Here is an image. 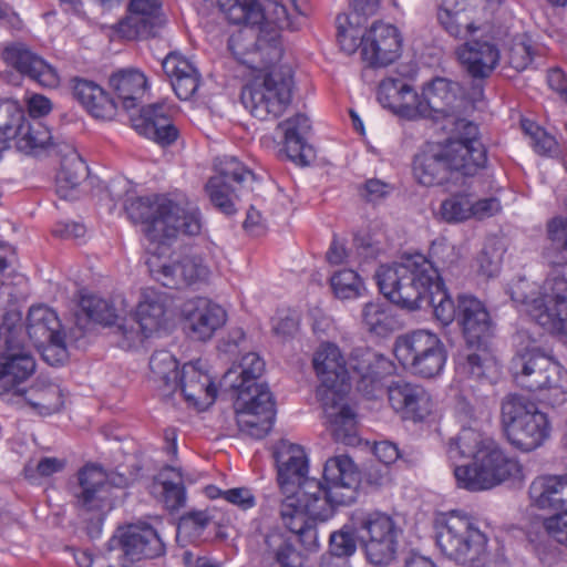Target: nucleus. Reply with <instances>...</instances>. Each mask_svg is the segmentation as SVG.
I'll use <instances>...</instances> for the list:
<instances>
[{"instance_id":"16","label":"nucleus","mask_w":567,"mask_h":567,"mask_svg":"<svg viewBox=\"0 0 567 567\" xmlns=\"http://www.w3.org/2000/svg\"><path fill=\"white\" fill-rule=\"evenodd\" d=\"M237 425L241 433L260 440L272 429L276 409L269 388H255V393L243 391L234 403Z\"/></svg>"},{"instance_id":"30","label":"nucleus","mask_w":567,"mask_h":567,"mask_svg":"<svg viewBox=\"0 0 567 567\" xmlns=\"http://www.w3.org/2000/svg\"><path fill=\"white\" fill-rule=\"evenodd\" d=\"M177 382L189 404L206 409L214 403L217 389L200 361L185 363Z\"/></svg>"},{"instance_id":"36","label":"nucleus","mask_w":567,"mask_h":567,"mask_svg":"<svg viewBox=\"0 0 567 567\" xmlns=\"http://www.w3.org/2000/svg\"><path fill=\"white\" fill-rule=\"evenodd\" d=\"M165 297L154 289H144L137 303L134 320L138 327V333L148 338L158 332L166 321Z\"/></svg>"},{"instance_id":"39","label":"nucleus","mask_w":567,"mask_h":567,"mask_svg":"<svg viewBox=\"0 0 567 567\" xmlns=\"http://www.w3.org/2000/svg\"><path fill=\"white\" fill-rule=\"evenodd\" d=\"M87 176V166L81 156L70 150L61 161L60 169L55 177L56 194L63 199H74L78 188Z\"/></svg>"},{"instance_id":"8","label":"nucleus","mask_w":567,"mask_h":567,"mask_svg":"<svg viewBox=\"0 0 567 567\" xmlns=\"http://www.w3.org/2000/svg\"><path fill=\"white\" fill-rule=\"evenodd\" d=\"M293 74L289 65H271L260 70L241 91L245 109L260 121L276 120L291 103Z\"/></svg>"},{"instance_id":"56","label":"nucleus","mask_w":567,"mask_h":567,"mask_svg":"<svg viewBox=\"0 0 567 567\" xmlns=\"http://www.w3.org/2000/svg\"><path fill=\"white\" fill-rule=\"evenodd\" d=\"M24 114L10 101L0 102V137L11 145L13 132L23 120Z\"/></svg>"},{"instance_id":"40","label":"nucleus","mask_w":567,"mask_h":567,"mask_svg":"<svg viewBox=\"0 0 567 567\" xmlns=\"http://www.w3.org/2000/svg\"><path fill=\"white\" fill-rule=\"evenodd\" d=\"M151 379L156 384L159 394L168 399L178 389L177 361L165 350L156 351L150 359Z\"/></svg>"},{"instance_id":"2","label":"nucleus","mask_w":567,"mask_h":567,"mask_svg":"<svg viewBox=\"0 0 567 567\" xmlns=\"http://www.w3.org/2000/svg\"><path fill=\"white\" fill-rule=\"evenodd\" d=\"M551 251L550 274L535 297L534 285L519 279L511 287L512 299L526 305L529 316L551 334L567 333V219L554 218L547 226Z\"/></svg>"},{"instance_id":"61","label":"nucleus","mask_w":567,"mask_h":567,"mask_svg":"<svg viewBox=\"0 0 567 567\" xmlns=\"http://www.w3.org/2000/svg\"><path fill=\"white\" fill-rule=\"evenodd\" d=\"M348 24V28L339 27L338 42L346 53L351 54L359 48V45H362V37L364 34L361 35L358 29L361 24H351L349 21Z\"/></svg>"},{"instance_id":"48","label":"nucleus","mask_w":567,"mask_h":567,"mask_svg":"<svg viewBox=\"0 0 567 567\" xmlns=\"http://www.w3.org/2000/svg\"><path fill=\"white\" fill-rule=\"evenodd\" d=\"M362 321L367 330L377 336H386L396 326L389 307L379 302L365 303L362 310Z\"/></svg>"},{"instance_id":"34","label":"nucleus","mask_w":567,"mask_h":567,"mask_svg":"<svg viewBox=\"0 0 567 567\" xmlns=\"http://www.w3.org/2000/svg\"><path fill=\"white\" fill-rule=\"evenodd\" d=\"M72 94L81 105L95 118L113 120L116 115V103L95 82L82 78H74Z\"/></svg>"},{"instance_id":"7","label":"nucleus","mask_w":567,"mask_h":567,"mask_svg":"<svg viewBox=\"0 0 567 567\" xmlns=\"http://www.w3.org/2000/svg\"><path fill=\"white\" fill-rule=\"evenodd\" d=\"M360 472L347 455H337L327 460L323 467V482L306 480L303 484V505L315 518L329 519L336 507L350 505L357 499Z\"/></svg>"},{"instance_id":"3","label":"nucleus","mask_w":567,"mask_h":567,"mask_svg":"<svg viewBox=\"0 0 567 567\" xmlns=\"http://www.w3.org/2000/svg\"><path fill=\"white\" fill-rule=\"evenodd\" d=\"M486 163L487 151L477 125L462 118L445 143L429 144L415 155L413 175L423 186H440L456 183L458 177L475 176Z\"/></svg>"},{"instance_id":"37","label":"nucleus","mask_w":567,"mask_h":567,"mask_svg":"<svg viewBox=\"0 0 567 567\" xmlns=\"http://www.w3.org/2000/svg\"><path fill=\"white\" fill-rule=\"evenodd\" d=\"M110 86L125 110L136 107L144 97L148 82L146 75L137 69H123L110 78Z\"/></svg>"},{"instance_id":"23","label":"nucleus","mask_w":567,"mask_h":567,"mask_svg":"<svg viewBox=\"0 0 567 567\" xmlns=\"http://www.w3.org/2000/svg\"><path fill=\"white\" fill-rule=\"evenodd\" d=\"M120 545L128 563L158 557L165 544L158 532L146 523L130 524L120 532Z\"/></svg>"},{"instance_id":"44","label":"nucleus","mask_w":567,"mask_h":567,"mask_svg":"<svg viewBox=\"0 0 567 567\" xmlns=\"http://www.w3.org/2000/svg\"><path fill=\"white\" fill-rule=\"evenodd\" d=\"M51 137V132L41 122H30L23 117L13 132L11 146L21 153L31 154L38 148L45 147Z\"/></svg>"},{"instance_id":"54","label":"nucleus","mask_w":567,"mask_h":567,"mask_svg":"<svg viewBox=\"0 0 567 567\" xmlns=\"http://www.w3.org/2000/svg\"><path fill=\"white\" fill-rule=\"evenodd\" d=\"M66 466V461L59 457H42L37 463L29 462L24 466V476L30 482L35 483L39 478L50 477L55 473L62 472Z\"/></svg>"},{"instance_id":"51","label":"nucleus","mask_w":567,"mask_h":567,"mask_svg":"<svg viewBox=\"0 0 567 567\" xmlns=\"http://www.w3.org/2000/svg\"><path fill=\"white\" fill-rule=\"evenodd\" d=\"M331 288L339 299H354L362 295L364 285L360 276L352 269L336 272L330 279Z\"/></svg>"},{"instance_id":"33","label":"nucleus","mask_w":567,"mask_h":567,"mask_svg":"<svg viewBox=\"0 0 567 567\" xmlns=\"http://www.w3.org/2000/svg\"><path fill=\"white\" fill-rule=\"evenodd\" d=\"M378 101L402 117L417 118V93L401 79L386 78L378 89Z\"/></svg>"},{"instance_id":"21","label":"nucleus","mask_w":567,"mask_h":567,"mask_svg":"<svg viewBox=\"0 0 567 567\" xmlns=\"http://www.w3.org/2000/svg\"><path fill=\"white\" fill-rule=\"evenodd\" d=\"M401 47V35L392 24L377 22L362 37L363 60L373 68L394 62L400 56Z\"/></svg>"},{"instance_id":"4","label":"nucleus","mask_w":567,"mask_h":567,"mask_svg":"<svg viewBox=\"0 0 567 567\" xmlns=\"http://www.w3.org/2000/svg\"><path fill=\"white\" fill-rule=\"evenodd\" d=\"M451 460L471 457L472 462L454 467L456 485L470 492L491 489L520 473L519 463L508 457L489 436L471 427L450 440Z\"/></svg>"},{"instance_id":"45","label":"nucleus","mask_w":567,"mask_h":567,"mask_svg":"<svg viewBox=\"0 0 567 567\" xmlns=\"http://www.w3.org/2000/svg\"><path fill=\"white\" fill-rule=\"evenodd\" d=\"M19 394L42 415L59 412L63 406V393L59 385L51 382H37Z\"/></svg>"},{"instance_id":"13","label":"nucleus","mask_w":567,"mask_h":567,"mask_svg":"<svg viewBox=\"0 0 567 567\" xmlns=\"http://www.w3.org/2000/svg\"><path fill=\"white\" fill-rule=\"evenodd\" d=\"M353 524L360 530V538L367 560L375 567H388L396 557L399 527L391 516L373 511H355Z\"/></svg>"},{"instance_id":"1","label":"nucleus","mask_w":567,"mask_h":567,"mask_svg":"<svg viewBox=\"0 0 567 567\" xmlns=\"http://www.w3.org/2000/svg\"><path fill=\"white\" fill-rule=\"evenodd\" d=\"M380 291L393 303L414 310L425 301L443 326L456 316V307L446 293L439 270L422 255H413L400 264L381 265L375 271Z\"/></svg>"},{"instance_id":"12","label":"nucleus","mask_w":567,"mask_h":567,"mask_svg":"<svg viewBox=\"0 0 567 567\" xmlns=\"http://www.w3.org/2000/svg\"><path fill=\"white\" fill-rule=\"evenodd\" d=\"M394 354L405 370L423 379L440 375L447 359L445 346L437 334L423 329L400 336Z\"/></svg>"},{"instance_id":"14","label":"nucleus","mask_w":567,"mask_h":567,"mask_svg":"<svg viewBox=\"0 0 567 567\" xmlns=\"http://www.w3.org/2000/svg\"><path fill=\"white\" fill-rule=\"evenodd\" d=\"M216 174L206 183L210 203L227 215L235 213V200L245 184L256 181L254 173L234 156H225L215 164Z\"/></svg>"},{"instance_id":"43","label":"nucleus","mask_w":567,"mask_h":567,"mask_svg":"<svg viewBox=\"0 0 567 567\" xmlns=\"http://www.w3.org/2000/svg\"><path fill=\"white\" fill-rule=\"evenodd\" d=\"M158 8V0H131L130 10L133 16L130 18V25L134 28L135 35L140 39L156 37L162 25V20L155 13Z\"/></svg>"},{"instance_id":"57","label":"nucleus","mask_w":567,"mask_h":567,"mask_svg":"<svg viewBox=\"0 0 567 567\" xmlns=\"http://www.w3.org/2000/svg\"><path fill=\"white\" fill-rule=\"evenodd\" d=\"M212 516L207 511H190L185 513L178 522V534L199 535L210 523Z\"/></svg>"},{"instance_id":"46","label":"nucleus","mask_w":567,"mask_h":567,"mask_svg":"<svg viewBox=\"0 0 567 567\" xmlns=\"http://www.w3.org/2000/svg\"><path fill=\"white\" fill-rule=\"evenodd\" d=\"M560 477L539 476L529 486V498L532 504L540 509L557 511Z\"/></svg>"},{"instance_id":"31","label":"nucleus","mask_w":567,"mask_h":567,"mask_svg":"<svg viewBox=\"0 0 567 567\" xmlns=\"http://www.w3.org/2000/svg\"><path fill=\"white\" fill-rule=\"evenodd\" d=\"M279 516L284 525L298 536L299 542L306 549L312 550L318 546L316 526L309 523L307 517L312 520L320 519L312 517L306 511L302 498H297L296 495H286L280 501Z\"/></svg>"},{"instance_id":"9","label":"nucleus","mask_w":567,"mask_h":567,"mask_svg":"<svg viewBox=\"0 0 567 567\" xmlns=\"http://www.w3.org/2000/svg\"><path fill=\"white\" fill-rule=\"evenodd\" d=\"M516 384L532 392H542L543 400L555 406L567 395V372L539 349H526L511 361Z\"/></svg>"},{"instance_id":"20","label":"nucleus","mask_w":567,"mask_h":567,"mask_svg":"<svg viewBox=\"0 0 567 567\" xmlns=\"http://www.w3.org/2000/svg\"><path fill=\"white\" fill-rule=\"evenodd\" d=\"M4 63L21 75L48 89L58 87L60 75L55 68L21 42L7 44L1 53Z\"/></svg>"},{"instance_id":"25","label":"nucleus","mask_w":567,"mask_h":567,"mask_svg":"<svg viewBox=\"0 0 567 567\" xmlns=\"http://www.w3.org/2000/svg\"><path fill=\"white\" fill-rule=\"evenodd\" d=\"M107 475L96 465H85L78 473L73 487L75 506L83 512L101 511L107 505Z\"/></svg>"},{"instance_id":"42","label":"nucleus","mask_w":567,"mask_h":567,"mask_svg":"<svg viewBox=\"0 0 567 567\" xmlns=\"http://www.w3.org/2000/svg\"><path fill=\"white\" fill-rule=\"evenodd\" d=\"M385 359L370 350H358L350 359L349 365L359 377V389L371 393L382 377Z\"/></svg>"},{"instance_id":"32","label":"nucleus","mask_w":567,"mask_h":567,"mask_svg":"<svg viewBox=\"0 0 567 567\" xmlns=\"http://www.w3.org/2000/svg\"><path fill=\"white\" fill-rule=\"evenodd\" d=\"M457 56L474 79L488 78L499 61V50L491 41L473 40L464 43L457 49Z\"/></svg>"},{"instance_id":"58","label":"nucleus","mask_w":567,"mask_h":567,"mask_svg":"<svg viewBox=\"0 0 567 567\" xmlns=\"http://www.w3.org/2000/svg\"><path fill=\"white\" fill-rule=\"evenodd\" d=\"M162 68L171 83H173L174 78L185 76L197 70L190 61L177 52L168 53L162 61Z\"/></svg>"},{"instance_id":"10","label":"nucleus","mask_w":567,"mask_h":567,"mask_svg":"<svg viewBox=\"0 0 567 567\" xmlns=\"http://www.w3.org/2000/svg\"><path fill=\"white\" fill-rule=\"evenodd\" d=\"M501 422L508 442L529 452L549 437L550 423L538 405L519 394H508L501 403Z\"/></svg>"},{"instance_id":"15","label":"nucleus","mask_w":567,"mask_h":567,"mask_svg":"<svg viewBox=\"0 0 567 567\" xmlns=\"http://www.w3.org/2000/svg\"><path fill=\"white\" fill-rule=\"evenodd\" d=\"M246 27L231 34L228 49L240 63L260 71L278 61L282 55V49L276 32L267 35L265 31H260V27Z\"/></svg>"},{"instance_id":"29","label":"nucleus","mask_w":567,"mask_h":567,"mask_svg":"<svg viewBox=\"0 0 567 567\" xmlns=\"http://www.w3.org/2000/svg\"><path fill=\"white\" fill-rule=\"evenodd\" d=\"M132 127L162 146L173 144L178 137V130L173 124L164 105L155 104L143 107L138 114L130 117Z\"/></svg>"},{"instance_id":"11","label":"nucleus","mask_w":567,"mask_h":567,"mask_svg":"<svg viewBox=\"0 0 567 567\" xmlns=\"http://www.w3.org/2000/svg\"><path fill=\"white\" fill-rule=\"evenodd\" d=\"M436 545L450 559L468 565L485 555L487 538L472 517L461 511H451L436 519Z\"/></svg>"},{"instance_id":"19","label":"nucleus","mask_w":567,"mask_h":567,"mask_svg":"<svg viewBox=\"0 0 567 567\" xmlns=\"http://www.w3.org/2000/svg\"><path fill=\"white\" fill-rule=\"evenodd\" d=\"M277 480L284 494L303 498V484L308 473V461L303 449L287 440L276 446Z\"/></svg>"},{"instance_id":"59","label":"nucleus","mask_w":567,"mask_h":567,"mask_svg":"<svg viewBox=\"0 0 567 567\" xmlns=\"http://www.w3.org/2000/svg\"><path fill=\"white\" fill-rule=\"evenodd\" d=\"M444 30L454 38L463 39L476 30L471 14L451 13L449 24L439 20Z\"/></svg>"},{"instance_id":"18","label":"nucleus","mask_w":567,"mask_h":567,"mask_svg":"<svg viewBox=\"0 0 567 567\" xmlns=\"http://www.w3.org/2000/svg\"><path fill=\"white\" fill-rule=\"evenodd\" d=\"M147 265L152 276L164 287L172 289L207 282L212 275L204 257L195 252L184 254L165 262H161L158 257H152Z\"/></svg>"},{"instance_id":"28","label":"nucleus","mask_w":567,"mask_h":567,"mask_svg":"<svg viewBox=\"0 0 567 567\" xmlns=\"http://www.w3.org/2000/svg\"><path fill=\"white\" fill-rule=\"evenodd\" d=\"M35 370L33 357L19 344L7 343L0 354V394L20 393L18 385L25 381Z\"/></svg>"},{"instance_id":"41","label":"nucleus","mask_w":567,"mask_h":567,"mask_svg":"<svg viewBox=\"0 0 567 567\" xmlns=\"http://www.w3.org/2000/svg\"><path fill=\"white\" fill-rule=\"evenodd\" d=\"M494 361L487 350V343L467 346L458 353L456 372L464 379L481 380L487 377Z\"/></svg>"},{"instance_id":"26","label":"nucleus","mask_w":567,"mask_h":567,"mask_svg":"<svg viewBox=\"0 0 567 567\" xmlns=\"http://www.w3.org/2000/svg\"><path fill=\"white\" fill-rule=\"evenodd\" d=\"M462 97L460 83L435 78L417 94V117H432L434 114L449 115Z\"/></svg>"},{"instance_id":"55","label":"nucleus","mask_w":567,"mask_h":567,"mask_svg":"<svg viewBox=\"0 0 567 567\" xmlns=\"http://www.w3.org/2000/svg\"><path fill=\"white\" fill-rule=\"evenodd\" d=\"M522 127L530 138L533 148L542 155H549L557 150V142L554 136L548 134L545 130L535 123L524 120Z\"/></svg>"},{"instance_id":"52","label":"nucleus","mask_w":567,"mask_h":567,"mask_svg":"<svg viewBox=\"0 0 567 567\" xmlns=\"http://www.w3.org/2000/svg\"><path fill=\"white\" fill-rule=\"evenodd\" d=\"M360 530L353 524V515L350 523L330 535V551L338 557H348L354 554L357 540L354 534Z\"/></svg>"},{"instance_id":"63","label":"nucleus","mask_w":567,"mask_h":567,"mask_svg":"<svg viewBox=\"0 0 567 567\" xmlns=\"http://www.w3.org/2000/svg\"><path fill=\"white\" fill-rule=\"evenodd\" d=\"M224 499L241 511H247L256 505V497L247 487H235L226 489Z\"/></svg>"},{"instance_id":"27","label":"nucleus","mask_w":567,"mask_h":567,"mask_svg":"<svg viewBox=\"0 0 567 567\" xmlns=\"http://www.w3.org/2000/svg\"><path fill=\"white\" fill-rule=\"evenodd\" d=\"M457 322L467 346L487 343L492 336V320L482 301L473 296H460Z\"/></svg>"},{"instance_id":"50","label":"nucleus","mask_w":567,"mask_h":567,"mask_svg":"<svg viewBox=\"0 0 567 567\" xmlns=\"http://www.w3.org/2000/svg\"><path fill=\"white\" fill-rule=\"evenodd\" d=\"M472 194L455 193L445 198L440 206L441 218L450 224L471 219Z\"/></svg>"},{"instance_id":"62","label":"nucleus","mask_w":567,"mask_h":567,"mask_svg":"<svg viewBox=\"0 0 567 567\" xmlns=\"http://www.w3.org/2000/svg\"><path fill=\"white\" fill-rule=\"evenodd\" d=\"M543 526L549 537L567 546V512L544 519Z\"/></svg>"},{"instance_id":"5","label":"nucleus","mask_w":567,"mask_h":567,"mask_svg":"<svg viewBox=\"0 0 567 567\" xmlns=\"http://www.w3.org/2000/svg\"><path fill=\"white\" fill-rule=\"evenodd\" d=\"M315 371L321 382L318 394L333 437L351 445L357 441V420L352 409L341 403L348 391L349 371L340 349L333 343H322L313 354Z\"/></svg>"},{"instance_id":"47","label":"nucleus","mask_w":567,"mask_h":567,"mask_svg":"<svg viewBox=\"0 0 567 567\" xmlns=\"http://www.w3.org/2000/svg\"><path fill=\"white\" fill-rule=\"evenodd\" d=\"M219 4L234 24L257 25L264 17L257 0H219Z\"/></svg>"},{"instance_id":"53","label":"nucleus","mask_w":567,"mask_h":567,"mask_svg":"<svg viewBox=\"0 0 567 567\" xmlns=\"http://www.w3.org/2000/svg\"><path fill=\"white\" fill-rule=\"evenodd\" d=\"M80 307L89 319L101 324H110L115 318L114 309L109 302L96 296L83 297Z\"/></svg>"},{"instance_id":"60","label":"nucleus","mask_w":567,"mask_h":567,"mask_svg":"<svg viewBox=\"0 0 567 567\" xmlns=\"http://www.w3.org/2000/svg\"><path fill=\"white\" fill-rule=\"evenodd\" d=\"M199 82L200 75L198 71L195 70L185 76L174 78L171 85L179 100L187 101L192 99L198 90Z\"/></svg>"},{"instance_id":"35","label":"nucleus","mask_w":567,"mask_h":567,"mask_svg":"<svg viewBox=\"0 0 567 567\" xmlns=\"http://www.w3.org/2000/svg\"><path fill=\"white\" fill-rule=\"evenodd\" d=\"M265 371V361L256 352H248L241 357L238 364H234L223 377L221 384L240 394L243 391L255 393V388H268L257 380Z\"/></svg>"},{"instance_id":"17","label":"nucleus","mask_w":567,"mask_h":567,"mask_svg":"<svg viewBox=\"0 0 567 567\" xmlns=\"http://www.w3.org/2000/svg\"><path fill=\"white\" fill-rule=\"evenodd\" d=\"M27 331L34 346L41 349L43 359L51 365L63 363L68 350L61 322L54 310L33 306L28 313Z\"/></svg>"},{"instance_id":"6","label":"nucleus","mask_w":567,"mask_h":567,"mask_svg":"<svg viewBox=\"0 0 567 567\" xmlns=\"http://www.w3.org/2000/svg\"><path fill=\"white\" fill-rule=\"evenodd\" d=\"M125 210L132 221L145 225L151 241L164 244L179 233L195 236L202 230L199 210L188 202L181 205L158 195L134 197L126 200Z\"/></svg>"},{"instance_id":"64","label":"nucleus","mask_w":567,"mask_h":567,"mask_svg":"<svg viewBox=\"0 0 567 567\" xmlns=\"http://www.w3.org/2000/svg\"><path fill=\"white\" fill-rule=\"evenodd\" d=\"M284 136L303 137L309 131V118L303 114H297L278 124Z\"/></svg>"},{"instance_id":"24","label":"nucleus","mask_w":567,"mask_h":567,"mask_svg":"<svg viewBox=\"0 0 567 567\" xmlns=\"http://www.w3.org/2000/svg\"><path fill=\"white\" fill-rule=\"evenodd\" d=\"M186 327L193 339L206 341L226 322V311L207 298L198 297L183 306Z\"/></svg>"},{"instance_id":"22","label":"nucleus","mask_w":567,"mask_h":567,"mask_svg":"<svg viewBox=\"0 0 567 567\" xmlns=\"http://www.w3.org/2000/svg\"><path fill=\"white\" fill-rule=\"evenodd\" d=\"M388 399L392 409L403 419L423 421L433 410L431 394L420 384L398 381L388 388Z\"/></svg>"},{"instance_id":"49","label":"nucleus","mask_w":567,"mask_h":567,"mask_svg":"<svg viewBox=\"0 0 567 567\" xmlns=\"http://www.w3.org/2000/svg\"><path fill=\"white\" fill-rule=\"evenodd\" d=\"M265 543L269 555L278 567H300V554L291 543L280 533H271L266 536Z\"/></svg>"},{"instance_id":"38","label":"nucleus","mask_w":567,"mask_h":567,"mask_svg":"<svg viewBox=\"0 0 567 567\" xmlns=\"http://www.w3.org/2000/svg\"><path fill=\"white\" fill-rule=\"evenodd\" d=\"M194 482L195 480L189 474L183 473L179 467L175 466H164L155 477V484L162 488V501L171 512L185 506L187 498L185 485Z\"/></svg>"}]
</instances>
